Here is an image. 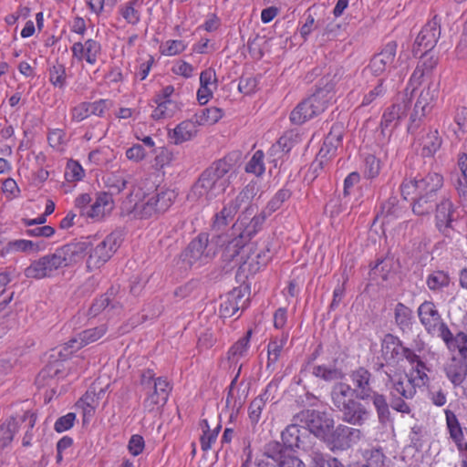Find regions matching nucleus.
<instances>
[{
  "mask_svg": "<svg viewBox=\"0 0 467 467\" xmlns=\"http://www.w3.org/2000/svg\"><path fill=\"white\" fill-rule=\"evenodd\" d=\"M443 183V176L439 172L430 171L414 176L410 174L404 178L400 190L404 200L415 194L411 202L412 212L415 215L425 216L433 212Z\"/></svg>",
  "mask_w": 467,
  "mask_h": 467,
  "instance_id": "nucleus-1",
  "label": "nucleus"
},
{
  "mask_svg": "<svg viewBox=\"0 0 467 467\" xmlns=\"http://www.w3.org/2000/svg\"><path fill=\"white\" fill-rule=\"evenodd\" d=\"M334 407L341 413V420L354 426H362L370 417V410L356 399L349 390V384L336 383L331 390Z\"/></svg>",
  "mask_w": 467,
  "mask_h": 467,
  "instance_id": "nucleus-2",
  "label": "nucleus"
},
{
  "mask_svg": "<svg viewBox=\"0 0 467 467\" xmlns=\"http://www.w3.org/2000/svg\"><path fill=\"white\" fill-rule=\"evenodd\" d=\"M333 86L327 84L318 88L307 99L301 101L290 113V120L295 125H301L308 119L318 116L327 108L333 99Z\"/></svg>",
  "mask_w": 467,
  "mask_h": 467,
  "instance_id": "nucleus-3",
  "label": "nucleus"
},
{
  "mask_svg": "<svg viewBox=\"0 0 467 467\" xmlns=\"http://www.w3.org/2000/svg\"><path fill=\"white\" fill-rule=\"evenodd\" d=\"M222 239L217 235L209 240L208 234H199L182 253V261L190 266L208 264L216 255Z\"/></svg>",
  "mask_w": 467,
  "mask_h": 467,
  "instance_id": "nucleus-4",
  "label": "nucleus"
},
{
  "mask_svg": "<svg viewBox=\"0 0 467 467\" xmlns=\"http://www.w3.org/2000/svg\"><path fill=\"white\" fill-rule=\"evenodd\" d=\"M123 236V231L121 229H116L96 245H93L90 242L87 241L89 244V246L87 249V251L89 250L87 267L93 270L99 268L107 263L121 245Z\"/></svg>",
  "mask_w": 467,
  "mask_h": 467,
  "instance_id": "nucleus-5",
  "label": "nucleus"
},
{
  "mask_svg": "<svg viewBox=\"0 0 467 467\" xmlns=\"http://www.w3.org/2000/svg\"><path fill=\"white\" fill-rule=\"evenodd\" d=\"M88 246V242L70 243L57 248L52 254L44 255L52 275L60 268L69 267L81 261Z\"/></svg>",
  "mask_w": 467,
  "mask_h": 467,
  "instance_id": "nucleus-6",
  "label": "nucleus"
},
{
  "mask_svg": "<svg viewBox=\"0 0 467 467\" xmlns=\"http://www.w3.org/2000/svg\"><path fill=\"white\" fill-rule=\"evenodd\" d=\"M439 92V84L435 83H430L427 88L421 90L410 117L409 132L416 131L423 119L431 112Z\"/></svg>",
  "mask_w": 467,
  "mask_h": 467,
  "instance_id": "nucleus-7",
  "label": "nucleus"
},
{
  "mask_svg": "<svg viewBox=\"0 0 467 467\" xmlns=\"http://www.w3.org/2000/svg\"><path fill=\"white\" fill-rule=\"evenodd\" d=\"M295 421L300 422L304 429L317 438H325L327 432L334 428V420L326 412L316 410H303L295 415Z\"/></svg>",
  "mask_w": 467,
  "mask_h": 467,
  "instance_id": "nucleus-8",
  "label": "nucleus"
},
{
  "mask_svg": "<svg viewBox=\"0 0 467 467\" xmlns=\"http://www.w3.org/2000/svg\"><path fill=\"white\" fill-rule=\"evenodd\" d=\"M362 433L358 429H355L344 424H338L335 429L327 432L324 442L333 452L337 451H346L353 444L359 441Z\"/></svg>",
  "mask_w": 467,
  "mask_h": 467,
  "instance_id": "nucleus-9",
  "label": "nucleus"
},
{
  "mask_svg": "<svg viewBox=\"0 0 467 467\" xmlns=\"http://www.w3.org/2000/svg\"><path fill=\"white\" fill-rule=\"evenodd\" d=\"M172 389L170 382L163 377L157 378L153 385L144 390L143 408L148 412H153L162 408L168 401Z\"/></svg>",
  "mask_w": 467,
  "mask_h": 467,
  "instance_id": "nucleus-10",
  "label": "nucleus"
},
{
  "mask_svg": "<svg viewBox=\"0 0 467 467\" xmlns=\"http://www.w3.org/2000/svg\"><path fill=\"white\" fill-rule=\"evenodd\" d=\"M306 429H304L300 422L295 421L293 417L292 423L289 424L281 433V439L284 446L288 451H296L307 448L309 442L314 439Z\"/></svg>",
  "mask_w": 467,
  "mask_h": 467,
  "instance_id": "nucleus-11",
  "label": "nucleus"
},
{
  "mask_svg": "<svg viewBox=\"0 0 467 467\" xmlns=\"http://www.w3.org/2000/svg\"><path fill=\"white\" fill-rule=\"evenodd\" d=\"M441 36L440 19L435 16L431 20L428 21L418 34L412 52L414 56H418L422 51H431L437 45Z\"/></svg>",
  "mask_w": 467,
  "mask_h": 467,
  "instance_id": "nucleus-12",
  "label": "nucleus"
},
{
  "mask_svg": "<svg viewBox=\"0 0 467 467\" xmlns=\"http://www.w3.org/2000/svg\"><path fill=\"white\" fill-rule=\"evenodd\" d=\"M407 112L408 105L405 102L392 104L385 109L379 127L384 140H389Z\"/></svg>",
  "mask_w": 467,
  "mask_h": 467,
  "instance_id": "nucleus-13",
  "label": "nucleus"
},
{
  "mask_svg": "<svg viewBox=\"0 0 467 467\" xmlns=\"http://www.w3.org/2000/svg\"><path fill=\"white\" fill-rule=\"evenodd\" d=\"M255 210V207L249 205L237 221L238 227L241 230L238 236L245 244H247L259 231L262 230L265 222V215L264 213L254 214L250 219V216Z\"/></svg>",
  "mask_w": 467,
  "mask_h": 467,
  "instance_id": "nucleus-14",
  "label": "nucleus"
},
{
  "mask_svg": "<svg viewBox=\"0 0 467 467\" xmlns=\"http://www.w3.org/2000/svg\"><path fill=\"white\" fill-rule=\"evenodd\" d=\"M349 379L352 383V387L349 385L352 395L359 400H368L374 390L371 386V372L364 367H358L349 373Z\"/></svg>",
  "mask_w": 467,
  "mask_h": 467,
  "instance_id": "nucleus-15",
  "label": "nucleus"
},
{
  "mask_svg": "<svg viewBox=\"0 0 467 467\" xmlns=\"http://www.w3.org/2000/svg\"><path fill=\"white\" fill-rule=\"evenodd\" d=\"M397 51V44L394 41L389 42L384 48L376 54L365 68L364 73L379 76L384 73L394 62Z\"/></svg>",
  "mask_w": 467,
  "mask_h": 467,
  "instance_id": "nucleus-16",
  "label": "nucleus"
},
{
  "mask_svg": "<svg viewBox=\"0 0 467 467\" xmlns=\"http://www.w3.org/2000/svg\"><path fill=\"white\" fill-rule=\"evenodd\" d=\"M435 220L438 230L446 237H451L453 222L454 205L450 198L442 197L440 202L436 201Z\"/></svg>",
  "mask_w": 467,
  "mask_h": 467,
  "instance_id": "nucleus-17",
  "label": "nucleus"
},
{
  "mask_svg": "<svg viewBox=\"0 0 467 467\" xmlns=\"http://www.w3.org/2000/svg\"><path fill=\"white\" fill-rule=\"evenodd\" d=\"M388 377L387 386H389V395H400L405 399H413L416 394L414 379L406 373H395L394 375L386 372Z\"/></svg>",
  "mask_w": 467,
  "mask_h": 467,
  "instance_id": "nucleus-18",
  "label": "nucleus"
},
{
  "mask_svg": "<svg viewBox=\"0 0 467 467\" xmlns=\"http://www.w3.org/2000/svg\"><path fill=\"white\" fill-rule=\"evenodd\" d=\"M221 192L214 181L202 171L198 181L192 187L188 199L194 201L204 200L208 202L216 197Z\"/></svg>",
  "mask_w": 467,
  "mask_h": 467,
  "instance_id": "nucleus-19",
  "label": "nucleus"
},
{
  "mask_svg": "<svg viewBox=\"0 0 467 467\" xmlns=\"http://www.w3.org/2000/svg\"><path fill=\"white\" fill-rule=\"evenodd\" d=\"M72 57L78 61L85 60L89 65H94L101 54V45L99 41L88 38L84 43L76 42L71 47Z\"/></svg>",
  "mask_w": 467,
  "mask_h": 467,
  "instance_id": "nucleus-20",
  "label": "nucleus"
},
{
  "mask_svg": "<svg viewBox=\"0 0 467 467\" xmlns=\"http://www.w3.org/2000/svg\"><path fill=\"white\" fill-rule=\"evenodd\" d=\"M343 138L342 127L333 125L329 133L325 138L323 145L318 151V161L315 165L327 164L328 160L336 153Z\"/></svg>",
  "mask_w": 467,
  "mask_h": 467,
  "instance_id": "nucleus-21",
  "label": "nucleus"
},
{
  "mask_svg": "<svg viewBox=\"0 0 467 467\" xmlns=\"http://www.w3.org/2000/svg\"><path fill=\"white\" fill-rule=\"evenodd\" d=\"M417 314L420 324L428 334L433 333L443 322L441 315L432 301L425 300L421 303L417 309Z\"/></svg>",
  "mask_w": 467,
  "mask_h": 467,
  "instance_id": "nucleus-22",
  "label": "nucleus"
},
{
  "mask_svg": "<svg viewBox=\"0 0 467 467\" xmlns=\"http://www.w3.org/2000/svg\"><path fill=\"white\" fill-rule=\"evenodd\" d=\"M113 208L114 201L111 194L100 192L96 194V199L90 207L86 209L85 217L99 222L109 214Z\"/></svg>",
  "mask_w": 467,
  "mask_h": 467,
  "instance_id": "nucleus-23",
  "label": "nucleus"
},
{
  "mask_svg": "<svg viewBox=\"0 0 467 467\" xmlns=\"http://www.w3.org/2000/svg\"><path fill=\"white\" fill-rule=\"evenodd\" d=\"M248 298H244V294L241 288H234L223 298L220 306V313L223 317H233L239 309H244Z\"/></svg>",
  "mask_w": 467,
  "mask_h": 467,
  "instance_id": "nucleus-24",
  "label": "nucleus"
},
{
  "mask_svg": "<svg viewBox=\"0 0 467 467\" xmlns=\"http://www.w3.org/2000/svg\"><path fill=\"white\" fill-rule=\"evenodd\" d=\"M233 169V163L231 160L223 158L217 161H214L209 168L203 171L207 176L211 177L213 181L219 186V190L224 192L225 188L229 183L231 175L227 178L225 176L231 172Z\"/></svg>",
  "mask_w": 467,
  "mask_h": 467,
  "instance_id": "nucleus-25",
  "label": "nucleus"
},
{
  "mask_svg": "<svg viewBox=\"0 0 467 467\" xmlns=\"http://www.w3.org/2000/svg\"><path fill=\"white\" fill-rule=\"evenodd\" d=\"M402 341L393 334H386L381 341V355L387 363L402 360Z\"/></svg>",
  "mask_w": 467,
  "mask_h": 467,
  "instance_id": "nucleus-26",
  "label": "nucleus"
},
{
  "mask_svg": "<svg viewBox=\"0 0 467 467\" xmlns=\"http://www.w3.org/2000/svg\"><path fill=\"white\" fill-rule=\"evenodd\" d=\"M289 333L283 331L280 335L272 337L267 345L266 368L274 369L275 364L281 358V354L288 341Z\"/></svg>",
  "mask_w": 467,
  "mask_h": 467,
  "instance_id": "nucleus-27",
  "label": "nucleus"
},
{
  "mask_svg": "<svg viewBox=\"0 0 467 467\" xmlns=\"http://www.w3.org/2000/svg\"><path fill=\"white\" fill-rule=\"evenodd\" d=\"M197 126L192 117L191 119L182 121L171 131L170 130L169 136L175 144H181L192 140L197 134Z\"/></svg>",
  "mask_w": 467,
  "mask_h": 467,
  "instance_id": "nucleus-28",
  "label": "nucleus"
},
{
  "mask_svg": "<svg viewBox=\"0 0 467 467\" xmlns=\"http://www.w3.org/2000/svg\"><path fill=\"white\" fill-rule=\"evenodd\" d=\"M445 372L454 387L461 386L467 375V363L462 358H452L445 367Z\"/></svg>",
  "mask_w": 467,
  "mask_h": 467,
  "instance_id": "nucleus-29",
  "label": "nucleus"
},
{
  "mask_svg": "<svg viewBox=\"0 0 467 467\" xmlns=\"http://www.w3.org/2000/svg\"><path fill=\"white\" fill-rule=\"evenodd\" d=\"M322 444L318 442L316 438H314L308 444L307 448L304 449L303 451L306 452L309 457V467H326L328 466V461H330L332 456L328 454H325L322 451Z\"/></svg>",
  "mask_w": 467,
  "mask_h": 467,
  "instance_id": "nucleus-30",
  "label": "nucleus"
},
{
  "mask_svg": "<svg viewBox=\"0 0 467 467\" xmlns=\"http://www.w3.org/2000/svg\"><path fill=\"white\" fill-rule=\"evenodd\" d=\"M368 400H371L380 424L385 425L391 420L390 405L384 394L373 390Z\"/></svg>",
  "mask_w": 467,
  "mask_h": 467,
  "instance_id": "nucleus-31",
  "label": "nucleus"
},
{
  "mask_svg": "<svg viewBox=\"0 0 467 467\" xmlns=\"http://www.w3.org/2000/svg\"><path fill=\"white\" fill-rule=\"evenodd\" d=\"M451 276L443 270H433L426 277V285L433 294L443 292L450 286Z\"/></svg>",
  "mask_w": 467,
  "mask_h": 467,
  "instance_id": "nucleus-32",
  "label": "nucleus"
},
{
  "mask_svg": "<svg viewBox=\"0 0 467 467\" xmlns=\"http://www.w3.org/2000/svg\"><path fill=\"white\" fill-rule=\"evenodd\" d=\"M221 236L223 239L219 247H223L222 258L224 262H232L246 244L238 235L231 240H227V237L224 235Z\"/></svg>",
  "mask_w": 467,
  "mask_h": 467,
  "instance_id": "nucleus-33",
  "label": "nucleus"
},
{
  "mask_svg": "<svg viewBox=\"0 0 467 467\" xmlns=\"http://www.w3.org/2000/svg\"><path fill=\"white\" fill-rule=\"evenodd\" d=\"M420 140L423 157H432L441 146V138L437 130H430L421 136Z\"/></svg>",
  "mask_w": 467,
  "mask_h": 467,
  "instance_id": "nucleus-34",
  "label": "nucleus"
},
{
  "mask_svg": "<svg viewBox=\"0 0 467 467\" xmlns=\"http://www.w3.org/2000/svg\"><path fill=\"white\" fill-rule=\"evenodd\" d=\"M44 248L42 242H33L29 240L10 241L2 250L1 254L5 255L12 252H38Z\"/></svg>",
  "mask_w": 467,
  "mask_h": 467,
  "instance_id": "nucleus-35",
  "label": "nucleus"
},
{
  "mask_svg": "<svg viewBox=\"0 0 467 467\" xmlns=\"http://www.w3.org/2000/svg\"><path fill=\"white\" fill-rule=\"evenodd\" d=\"M25 275L32 279H43L53 276L48 264L44 256L37 260H34L26 269Z\"/></svg>",
  "mask_w": 467,
  "mask_h": 467,
  "instance_id": "nucleus-36",
  "label": "nucleus"
},
{
  "mask_svg": "<svg viewBox=\"0 0 467 467\" xmlns=\"http://www.w3.org/2000/svg\"><path fill=\"white\" fill-rule=\"evenodd\" d=\"M394 318L399 328L402 331H406L411 328L413 312L409 306L399 302L394 308Z\"/></svg>",
  "mask_w": 467,
  "mask_h": 467,
  "instance_id": "nucleus-37",
  "label": "nucleus"
},
{
  "mask_svg": "<svg viewBox=\"0 0 467 467\" xmlns=\"http://www.w3.org/2000/svg\"><path fill=\"white\" fill-rule=\"evenodd\" d=\"M223 116V110L216 107L202 109L192 117L198 126L213 125L218 122Z\"/></svg>",
  "mask_w": 467,
  "mask_h": 467,
  "instance_id": "nucleus-38",
  "label": "nucleus"
},
{
  "mask_svg": "<svg viewBox=\"0 0 467 467\" xmlns=\"http://www.w3.org/2000/svg\"><path fill=\"white\" fill-rule=\"evenodd\" d=\"M143 4V0H130L119 7V13L128 24L137 25L140 20L138 10Z\"/></svg>",
  "mask_w": 467,
  "mask_h": 467,
  "instance_id": "nucleus-39",
  "label": "nucleus"
},
{
  "mask_svg": "<svg viewBox=\"0 0 467 467\" xmlns=\"http://www.w3.org/2000/svg\"><path fill=\"white\" fill-rule=\"evenodd\" d=\"M150 197L153 199L154 205L157 207L159 213H163L172 205L177 197V193L174 190L166 189L157 192Z\"/></svg>",
  "mask_w": 467,
  "mask_h": 467,
  "instance_id": "nucleus-40",
  "label": "nucleus"
},
{
  "mask_svg": "<svg viewBox=\"0 0 467 467\" xmlns=\"http://www.w3.org/2000/svg\"><path fill=\"white\" fill-rule=\"evenodd\" d=\"M16 420L18 422L17 429L23 428L26 430L25 435L22 440V444L24 447H27L31 445V440H32V430L36 424V416L30 412L26 411L23 416H21L19 419L15 418Z\"/></svg>",
  "mask_w": 467,
  "mask_h": 467,
  "instance_id": "nucleus-41",
  "label": "nucleus"
},
{
  "mask_svg": "<svg viewBox=\"0 0 467 467\" xmlns=\"http://www.w3.org/2000/svg\"><path fill=\"white\" fill-rule=\"evenodd\" d=\"M252 336V330H248L246 334L237 340L228 351V358L233 362H237L238 359L247 354L249 343Z\"/></svg>",
  "mask_w": 467,
  "mask_h": 467,
  "instance_id": "nucleus-42",
  "label": "nucleus"
},
{
  "mask_svg": "<svg viewBox=\"0 0 467 467\" xmlns=\"http://www.w3.org/2000/svg\"><path fill=\"white\" fill-rule=\"evenodd\" d=\"M384 83L385 80L383 78H377L375 82L370 86L368 91L364 94L360 107H367L372 104L378 99L382 98L387 91Z\"/></svg>",
  "mask_w": 467,
  "mask_h": 467,
  "instance_id": "nucleus-43",
  "label": "nucleus"
},
{
  "mask_svg": "<svg viewBox=\"0 0 467 467\" xmlns=\"http://www.w3.org/2000/svg\"><path fill=\"white\" fill-rule=\"evenodd\" d=\"M254 196V187L251 185L245 186L235 197L234 200H232L226 205L232 211V213L235 215L237 212L241 209L243 205L249 204L252 199Z\"/></svg>",
  "mask_w": 467,
  "mask_h": 467,
  "instance_id": "nucleus-44",
  "label": "nucleus"
},
{
  "mask_svg": "<svg viewBox=\"0 0 467 467\" xmlns=\"http://www.w3.org/2000/svg\"><path fill=\"white\" fill-rule=\"evenodd\" d=\"M157 107L153 109L151 117L154 119H168L173 117L178 107L173 100H154Z\"/></svg>",
  "mask_w": 467,
  "mask_h": 467,
  "instance_id": "nucleus-45",
  "label": "nucleus"
},
{
  "mask_svg": "<svg viewBox=\"0 0 467 467\" xmlns=\"http://www.w3.org/2000/svg\"><path fill=\"white\" fill-rule=\"evenodd\" d=\"M446 425L450 437L453 441H461L464 440L462 426L458 420L457 416L451 410H445Z\"/></svg>",
  "mask_w": 467,
  "mask_h": 467,
  "instance_id": "nucleus-46",
  "label": "nucleus"
},
{
  "mask_svg": "<svg viewBox=\"0 0 467 467\" xmlns=\"http://www.w3.org/2000/svg\"><path fill=\"white\" fill-rule=\"evenodd\" d=\"M48 76L50 83L60 89H63L67 85V71L66 67L57 62L48 69Z\"/></svg>",
  "mask_w": 467,
  "mask_h": 467,
  "instance_id": "nucleus-47",
  "label": "nucleus"
},
{
  "mask_svg": "<svg viewBox=\"0 0 467 467\" xmlns=\"http://www.w3.org/2000/svg\"><path fill=\"white\" fill-rule=\"evenodd\" d=\"M312 374L317 378L324 379L325 381L337 380L344 378V373L341 369L335 367H327L324 365L315 366L313 368Z\"/></svg>",
  "mask_w": 467,
  "mask_h": 467,
  "instance_id": "nucleus-48",
  "label": "nucleus"
},
{
  "mask_svg": "<svg viewBox=\"0 0 467 467\" xmlns=\"http://www.w3.org/2000/svg\"><path fill=\"white\" fill-rule=\"evenodd\" d=\"M18 422L11 418L6 424L0 425V451L7 447L13 441L14 434L17 431Z\"/></svg>",
  "mask_w": 467,
  "mask_h": 467,
  "instance_id": "nucleus-49",
  "label": "nucleus"
},
{
  "mask_svg": "<svg viewBox=\"0 0 467 467\" xmlns=\"http://www.w3.org/2000/svg\"><path fill=\"white\" fill-rule=\"evenodd\" d=\"M402 206L397 196H390L380 206V215L389 218H398L402 213Z\"/></svg>",
  "mask_w": 467,
  "mask_h": 467,
  "instance_id": "nucleus-50",
  "label": "nucleus"
},
{
  "mask_svg": "<svg viewBox=\"0 0 467 467\" xmlns=\"http://www.w3.org/2000/svg\"><path fill=\"white\" fill-rule=\"evenodd\" d=\"M395 260L393 256L386 255L383 258L378 259L375 265L371 267L374 274H379L384 280H388L389 275L394 271Z\"/></svg>",
  "mask_w": 467,
  "mask_h": 467,
  "instance_id": "nucleus-51",
  "label": "nucleus"
},
{
  "mask_svg": "<svg viewBox=\"0 0 467 467\" xmlns=\"http://www.w3.org/2000/svg\"><path fill=\"white\" fill-rule=\"evenodd\" d=\"M106 332L107 327L105 325L83 330L78 334V339L80 340V343L78 348H81L85 345L97 341L102 337Z\"/></svg>",
  "mask_w": 467,
  "mask_h": 467,
  "instance_id": "nucleus-52",
  "label": "nucleus"
},
{
  "mask_svg": "<svg viewBox=\"0 0 467 467\" xmlns=\"http://www.w3.org/2000/svg\"><path fill=\"white\" fill-rule=\"evenodd\" d=\"M381 171V161L375 155L368 154L364 158L363 174L367 179H374Z\"/></svg>",
  "mask_w": 467,
  "mask_h": 467,
  "instance_id": "nucleus-53",
  "label": "nucleus"
},
{
  "mask_svg": "<svg viewBox=\"0 0 467 467\" xmlns=\"http://www.w3.org/2000/svg\"><path fill=\"white\" fill-rule=\"evenodd\" d=\"M114 293H116V288H109L105 294L96 298L88 309V315L97 317L103 310L108 308L109 297L114 296Z\"/></svg>",
  "mask_w": 467,
  "mask_h": 467,
  "instance_id": "nucleus-54",
  "label": "nucleus"
},
{
  "mask_svg": "<svg viewBox=\"0 0 467 467\" xmlns=\"http://www.w3.org/2000/svg\"><path fill=\"white\" fill-rule=\"evenodd\" d=\"M234 216L235 215L225 204L219 213H216L214 214L212 228L216 231L223 230L229 224V223L234 219Z\"/></svg>",
  "mask_w": 467,
  "mask_h": 467,
  "instance_id": "nucleus-55",
  "label": "nucleus"
},
{
  "mask_svg": "<svg viewBox=\"0 0 467 467\" xmlns=\"http://www.w3.org/2000/svg\"><path fill=\"white\" fill-rule=\"evenodd\" d=\"M265 395H259L256 398H254L248 408L249 412V419L253 424L258 423V421L261 419V414L265 407L266 399L265 398Z\"/></svg>",
  "mask_w": 467,
  "mask_h": 467,
  "instance_id": "nucleus-56",
  "label": "nucleus"
},
{
  "mask_svg": "<svg viewBox=\"0 0 467 467\" xmlns=\"http://www.w3.org/2000/svg\"><path fill=\"white\" fill-rule=\"evenodd\" d=\"M287 452L288 450L285 448V446H284L283 443L278 441H272L265 447L264 455L273 460L276 464Z\"/></svg>",
  "mask_w": 467,
  "mask_h": 467,
  "instance_id": "nucleus-57",
  "label": "nucleus"
},
{
  "mask_svg": "<svg viewBox=\"0 0 467 467\" xmlns=\"http://www.w3.org/2000/svg\"><path fill=\"white\" fill-rule=\"evenodd\" d=\"M431 51H422L420 56V61L418 62L417 67L431 76L433 69L438 64V57L431 53Z\"/></svg>",
  "mask_w": 467,
  "mask_h": 467,
  "instance_id": "nucleus-58",
  "label": "nucleus"
},
{
  "mask_svg": "<svg viewBox=\"0 0 467 467\" xmlns=\"http://www.w3.org/2000/svg\"><path fill=\"white\" fill-rule=\"evenodd\" d=\"M264 153L262 150H256L251 160L247 162L245 166V171L249 173H254L255 175H261L265 172L264 166Z\"/></svg>",
  "mask_w": 467,
  "mask_h": 467,
  "instance_id": "nucleus-59",
  "label": "nucleus"
},
{
  "mask_svg": "<svg viewBox=\"0 0 467 467\" xmlns=\"http://www.w3.org/2000/svg\"><path fill=\"white\" fill-rule=\"evenodd\" d=\"M134 211L140 218H150L160 213L151 197L144 202L137 203Z\"/></svg>",
  "mask_w": 467,
  "mask_h": 467,
  "instance_id": "nucleus-60",
  "label": "nucleus"
},
{
  "mask_svg": "<svg viewBox=\"0 0 467 467\" xmlns=\"http://www.w3.org/2000/svg\"><path fill=\"white\" fill-rule=\"evenodd\" d=\"M84 177L82 166L76 161L70 160L67 163L65 178L67 182H78Z\"/></svg>",
  "mask_w": 467,
  "mask_h": 467,
  "instance_id": "nucleus-61",
  "label": "nucleus"
},
{
  "mask_svg": "<svg viewBox=\"0 0 467 467\" xmlns=\"http://www.w3.org/2000/svg\"><path fill=\"white\" fill-rule=\"evenodd\" d=\"M325 209L330 217L335 218L346 212L348 205L340 197H334L326 204Z\"/></svg>",
  "mask_w": 467,
  "mask_h": 467,
  "instance_id": "nucleus-62",
  "label": "nucleus"
},
{
  "mask_svg": "<svg viewBox=\"0 0 467 467\" xmlns=\"http://www.w3.org/2000/svg\"><path fill=\"white\" fill-rule=\"evenodd\" d=\"M127 182L122 176L114 174L109 176L106 181L107 187L109 188L107 193H110L111 196L120 193L126 188Z\"/></svg>",
  "mask_w": 467,
  "mask_h": 467,
  "instance_id": "nucleus-63",
  "label": "nucleus"
},
{
  "mask_svg": "<svg viewBox=\"0 0 467 467\" xmlns=\"http://www.w3.org/2000/svg\"><path fill=\"white\" fill-rule=\"evenodd\" d=\"M47 141L50 147L60 150L66 144V132L61 129H52L48 130Z\"/></svg>",
  "mask_w": 467,
  "mask_h": 467,
  "instance_id": "nucleus-64",
  "label": "nucleus"
}]
</instances>
